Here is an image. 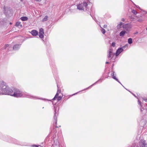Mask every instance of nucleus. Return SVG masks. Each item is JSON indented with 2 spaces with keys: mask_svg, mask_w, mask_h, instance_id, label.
Instances as JSON below:
<instances>
[{
  "mask_svg": "<svg viewBox=\"0 0 147 147\" xmlns=\"http://www.w3.org/2000/svg\"><path fill=\"white\" fill-rule=\"evenodd\" d=\"M128 42L129 44H131L132 43V39L131 38H130L128 39Z\"/></svg>",
  "mask_w": 147,
  "mask_h": 147,
  "instance_id": "15",
  "label": "nucleus"
},
{
  "mask_svg": "<svg viewBox=\"0 0 147 147\" xmlns=\"http://www.w3.org/2000/svg\"><path fill=\"white\" fill-rule=\"evenodd\" d=\"M113 78L115 80H116L118 82H119V83H120L122 85V84H121V83L116 78V77H114L113 76Z\"/></svg>",
  "mask_w": 147,
  "mask_h": 147,
  "instance_id": "21",
  "label": "nucleus"
},
{
  "mask_svg": "<svg viewBox=\"0 0 147 147\" xmlns=\"http://www.w3.org/2000/svg\"><path fill=\"white\" fill-rule=\"evenodd\" d=\"M56 127H58L56 125Z\"/></svg>",
  "mask_w": 147,
  "mask_h": 147,
  "instance_id": "36",
  "label": "nucleus"
},
{
  "mask_svg": "<svg viewBox=\"0 0 147 147\" xmlns=\"http://www.w3.org/2000/svg\"><path fill=\"white\" fill-rule=\"evenodd\" d=\"M35 146H36V147H38V146H36V145H35Z\"/></svg>",
  "mask_w": 147,
  "mask_h": 147,
  "instance_id": "35",
  "label": "nucleus"
},
{
  "mask_svg": "<svg viewBox=\"0 0 147 147\" xmlns=\"http://www.w3.org/2000/svg\"><path fill=\"white\" fill-rule=\"evenodd\" d=\"M100 27L102 29H101V31L102 32L103 34H105V29L103 28H102L101 26H100Z\"/></svg>",
  "mask_w": 147,
  "mask_h": 147,
  "instance_id": "19",
  "label": "nucleus"
},
{
  "mask_svg": "<svg viewBox=\"0 0 147 147\" xmlns=\"http://www.w3.org/2000/svg\"><path fill=\"white\" fill-rule=\"evenodd\" d=\"M131 147H138V146L137 144H133Z\"/></svg>",
  "mask_w": 147,
  "mask_h": 147,
  "instance_id": "23",
  "label": "nucleus"
},
{
  "mask_svg": "<svg viewBox=\"0 0 147 147\" xmlns=\"http://www.w3.org/2000/svg\"><path fill=\"white\" fill-rule=\"evenodd\" d=\"M146 30H147V28H146Z\"/></svg>",
  "mask_w": 147,
  "mask_h": 147,
  "instance_id": "37",
  "label": "nucleus"
},
{
  "mask_svg": "<svg viewBox=\"0 0 147 147\" xmlns=\"http://www.w3.org/2000/svg\"><path fill=\"white\" fill-rule=\"evenodd\" d=\"M123 27L124 29L128 32L130 31L131 28L130 24H126L124 25Z\"/></svg>",
  "mask_w": 147,
  "mask_h": 147,
  "instance_id": "7",
  "label": "nucleus"
},
{
  "mask_svg": "<svg viewBox=\"0 0 147 147\" xmlns=\"http://www.w3.org/2000/svg\"><path fill=\"white\" fill-rule=\"evenodd\" d=\"M88 6L87 3L84 2L77 5V9L79 10H84Z\"/></svg>",
  "mask_w": 147,
  "mask_h": 147,
  "instance_id": "3",
  "label": "nucleus"
},
{
  "mask_svg": "<svg viewBox=\"0 0 147 147\" xmlns=\"http://www.w3.org/2000/svg\"><path fill=\"white\" fill-rule=\"evenodd\" d=\"M44 30L42 28H41L39 30V36L40 38H42L44 37Z\"/></svg>",
  "mask_w": 147,
  "mask_h": 147,
  "instance_id": "8",
  "label": "nucleus"
},
{
  "mask_svg": "<svg viewBox=\"0 0 147 147\" xmlns=\"http://www.w3.org/2000/svg\"><path fill=\"white\" fill-rule=\"evenodd\" d=\"M106 64H109V62H106Z\"/></svg>",
  "mask_w": 147,
  "mask_h": 147,
  "instance_id": "33",
  "label": "nucleus"
},
{
  "mask_svg": "<svg viewBox=\"0 0 147 147\" xmlns=\"http://www.w3.org/2000/svg\"><path fill=\"white\" fill-rule=\"evenodd\" d=\"M127 33V32L125 30L122 31L120 32L119 35L120 36H123Z\"/></svg>",
  "mask_w": 147,
  "mask_h": 147,
  "instance_id": "13",
  "label": "nucleus"
},
{
  "mask_svg": "<svg viewBox=\"0 0 147 147\" xmlns=\"http://www.w3.org/2000/svg\"><path fill=\"white\" fill-rule=\"evenodd\" d=\"M5 84L3 82H0V87H1L0 90H1L2 92L0 91V94H7L11 96L13 90L10 89L8 86H5V88L2 89V88L3 87V86H4Z\"/></svg>",
  "mask_w": 147,
  "mask_h": 147,
  "instance_id": "1",
  "label": "nucleus"
},
{
  "mask_svg": "<svg viewBox=\"0 0 147 147\" xmlns=\"http://www.w3.org/2000/svg\"><path fill=\"white\" fill-rule=\"evenodd\" d=\"M9 46V45H8V44H7V45H6L5 46V49H6V48L7 47Z\"/></svg>",
  "mask_w": 147,
  "mask_h": 147,
  "instance_id": "27",
  "label": "nucleus"
},
{
  "mask_svg": "<svg viewBox=\"0 0 147 147\" xmlns=\"http://www.w3.org/2000/svg\"><path fill=\"white\" fill-rule=\"evenodd\" d=\"M121 21L123 22H124L125 21V19L124 18H122L121 19Z\"/></svg>",
  "mask_w": 147,
  "mask_h": 147,
  "instance_id": "31",
  "label": "nucleus"
},
{
  "mask_svg": "<svg viewBox=\"0 0 147 147\" xmlns=\"http://www.w3.org/2000/svg\"><path fill=\"white\" fill-rule=\"evenodd\" d=\"M20 25V26H22L21 24H20V22H18L16 23V26H18Z\"/></svg>",
  "mask_w": 147,
  "mask_h": 147,
  "instance_id": "18",
  "label": "nucleus"
},
{
  "mask_svg": "<svg viewBox=\"0 0 147 147\" xmlns=\"http://www.w3.org/2000/svg\"><path fill=\"white\" fill-rule=\"evenodd\" d=\"M123 51V49L122 48H119L116 51L115 54L116 56H118Z\"/></svg>",
  "mask_w": 147,
  "mask_h": 147,
  "instance_id": "9",
  "label": "nucleus"
},
{
  "mask_svg": "<svg viewBox=\"0 0 147 147\" xmlns=\"http://www.w3.org/2000/svg\"><path fill=\"white\" fill-rule=\"evenodd\" d=\"M98 81H97L96 82H95V83H94V84H93L91 86H92L94 84L96 83V82H98Z\"/></svg>",
  "mask_w": 147,
  "mask_h": 147,
  "instance_id": "32",
  "label": "nucleus"
},
{
  "mask_svg": "<svg viewBox=\"0 0 147 147\" xmlns=\"http://www.w3.org/2000/svg\"><path fill=\"white\" fill-rule=\"evenodd\" d=\"M108 55L107 57L108 58H111V59L115 55V54L113 52L112 50L110 49L108 50L107 52Z\"/></svg>",
  "mask_w": 147,
  "mask_h": 147,
  "instance_id": "4",
  "label": "nucleus"
},
{
  "mask_svg": "<svg viewBox=\"0 0 147 147\" xmlns=\"http://www.w3.org/2000/svg\"><path fill=\"white\" fill-rule=\"evenodd\" d=\"M56 111V109H55V113H54V119L55 120V124H56L57 122V117L58 115V114L57 113Z\"/></svg>",
  "mask_w": 147,
  "mask_h": 147,
  "instance_id": "12",
  "label": "nucleus"
},
{
  "mask_svg": "<svg viewBox=\"0 0 147 147\" xmlns=\"http://www.w3.org/2000/svg\"><path fill=\"white\" fill-rule=\"evenodd\" d=\"M113 78L115 80H116L118 82H119V83H120L122 85V84H121V83L116 78V77H114L113 76Z\"/></svg>",
  "mask_w": 147,
  "mask_h": 147,
  "instance_id": "20",
  "label": "nucleus"
},
{
  "mask_svg": "<svg viewBox=\"0 0 147 147\" xmlns=\"http://www.w3.org/2000/svg\"><path fill=\"white\" fill-rule=\"evenodd\" d=\"M107 25H104L103 27L105 28H106L107 27Z\"/></svg>",
  "mask_w": 147,
  "mask_h": 147,
  "instance_id": "29",
  "label": "nucleus"
},
{
  "mask_svg": "<svg viewBox=\"0 0 147 147\" xmlns=\"http://www.w3.org/2000/svg\"><path fill=\"white\" fill-rule=\"evenodd\" d=\"M21 19L23 21H26L28 20V18L26 17L23 16L21 18Z\"/></svg>",
  "mask_w": 147,
  "mask_h": 147,
  "instance_id": "14",
  "label": "nucleus"
},
{
  "mask_svg": "<svg viewBox=\"0 0 147 147\" xmlns=\"http://www.w3.org/2000/svg\"><path fill=\"white\" fill-rule=\"evenodd\" d=\"M115 43L114 42H113L112 43L111 46L113 47H115Z\"/></svg>",
  "mask_w": 147,
  "mask_h": 147,
  "instance_id": "24",
  "label": "nucleus"
},
{
  "mask_svg": "<svg viewBox=\"0 0 147 147\" xmlns=\"http://www.w3.org/2000/svg\"><path fill=\"white\" fill-rule=\"evenodd\" d=\"M31 34L33 36H36L38 34V32L35 30H32L31 32Z\"/></svg>",
  "mask_w": 147,
  "mask_h": 147,
  "instance_id": "11",
  "label": "nucleus"
},
{
  "mask_svg": "<svg viewBox=\"0 0 147 147\" xmlns=\"http://www.w3.org/2000/svg\"><path fill=\"white\" fill-rule=\"evenodd\" d=\"M48 17L47 16H46L43 19L42 21L45 22L48 19Z\"/></svg>",
  "mask_w": 147,
  "mask_h": 147,
  "instance_id": "17",
  "label": "nucleus"
},
{
  "mask_svg": "<svg viewBox=\"0 0 147 147\" xmlns=\"http://www.w3.org/2000/svg\"><path fill=\"white\" fill-rule=\"evenodd\" d=\"M11 96L16 97L23 96L26 97L28 98H30L32 97L31 95H29L24 93H23L19 90L16 88L13 89Z\"/></svg>",
  "mask_w": 147,
  "mask_h": 147,
  "instance_id": "2",
  "label": "nucleus"
},
{
  "mask_svg": "<svg viewBox=\"0 0 147 147\" xmlns=\"http://www.w3.org/2000/svg\"><path fill=\"white\" fill-rule=\"evenodd\" d=\"M144 109H142L141 108H140V110H141V112H142L143 111V110H144Z\"/></svg>",
  "mask_w": 147,
  "mask_h": 147,
  "instance_id": "30",
  "label": "nucleus"
},
{
  "mask_svg": "<svg viewBox=\"0 0 147 147\" xmlns=\"http://www.w3.org/2000/svg\"><path fill=\"white\" fill-rule=\"evenodd\" d=\"M131 12L133 13L135 15H136L137 14L136 11L134 9L132 10L131 11Z\"/></svg>",
  "mask_w": 147,
  "mask_h": 147,
  "instance_id": "22",
  "label": "nucleus"
},
{
  "mask_svg": "<svg viewBox=\"0 0 147 147\" xmlns=\"http://www.w3.org/2000/svg\"><path fill=\"white\" fill-rule=\"evenodd\" d=\"M127 45H126L123 46L121 48H122L123 49H124L126 48H127Z\"/></svg>",
  "mask_w": 147,
  "mask_h": 147,
  "instance_id": "25",
  "label": "nucleus"
},
{
  "mask_svg": "<svg viewBox=\"0 0 147 147\" xmlns=\"http://www.w3.org/2000/svg\"><path fill=\"white\" fill-rule=\"evenodd\" d=\"M123 24V23L122 22L120 23V24L118 25L117 26V28L119 29L121 28V26Z\"/></svg>",
  "mask_w": 147,
  "mask_h": 147,
  "instance_id": "16",
  "label": "nucleus"
},
{
  "mask_svg": "<svg viewBox=\"0 0 147 147\" xmlns=\"http://www.w3.org/2000/svg\"><path fill=\"white\" fill-rule=\"evenodd\" d=\"M57 87H58L57 91L55 96L53 98V100H54L55 99V98H57V100L58 101H59V100H61V99L62 98V97L61 96H58V95H59V93H60L61 92V91H60V90L59 91V90L58 85V84L57 85Z\"/></svg>",
  "mask_w": 147,
  "mask_h": 147,
  "instance_id": "5",
  "label": "nucleus"
},
{
  "mask_svg": "<svg viewBox=\"0 0 147 147\" xmlns=\"http://www.w3.org/2000/svg\"><path fill=\"white\" fill-rule=\"evenodd\" d=\"M131 18H132V16H131V17H130Z\"/></svg>",
  "mask_w": 147,
  "mask_h": 147,
  "instance_id": "34",
  "label": "nucleus"
},
{
  "mask_svg": "<svg viewBox=\"0 0 147 147\" xmlns=\"http://www.w3.org/2000/svg\"><path fill=\"white\" fill-rule=\"evenodd\" d=\"M138 104L140 105V106H141V107H142V105H141V103H140V101L139 100H138Z\"/></svg>",
  "mask_w": 147,
  "mask_h": 147,
  "instance_id": "28",
  "label": "nucleus"
},
{
  "mask_svg": "<svg viewBox=\"0 0 147 147\" xmlns=\"http://www.w3.org/2000/svg\"><path fill=\"white\" fill-rule=\"evenodd\" d=\"M140 147H147V144L146 143V141L143 140H141L139 142Z\"/></svg>",
  "mask_w": 147,
  "mask_h": 147,
  "instance_id": "6",
  "label": "nucleus"
},
{
  "mask_svg": "<svg viewBox=\"0 0 147 147\" xmlns=\"http://www.w3.org/2000/svg\"><path fill=\"white\" fill-rule=\"evenodd\" d=\"M21 45L16 44L14 45L13 47V49L15 50H16L19 49L20 48Z\"/></svg>",
  "mask_w": 147,
  "mask_h": 147,
  "instance_id": "10",
  "label": "nucleus"
},
{
  "mask_svg": "<svg viewBox=\"0 0 147 147\" xmlns=\"http://www.w3.org/2000/svg\"><path fill=\"white\" fill-rule=\"evenodd\" d=\"M114 71L113 72V73L111 74V75L112 76V78H113V76L114 77H116L115 76H114Z\"/></svg>",
  "mask_w": 147,
  "mask_h": 147,
  "instance_id": "26",
  "label": "nucleus"
},
{
  "mask_svg": "<svg viewBox=\"0 0 147 147\" xmlns=\"http://www.w3.org/2000/svg\"><path fill=\"white\" fill-rule=\"evenodd\" d=\"M20 1H22V0H20Z\"/></svg>",
  "mask_w": 147,
  "mask_h": 147,
  "instance_id": "38",
  "label": "nucleus"
}]
</instances>
